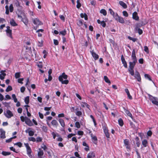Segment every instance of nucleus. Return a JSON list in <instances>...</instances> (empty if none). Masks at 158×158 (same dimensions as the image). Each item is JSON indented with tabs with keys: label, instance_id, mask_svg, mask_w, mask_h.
I'll return each mask as SVG.
<instances>
[{
	"label": "nucleus",
	"instance_id": "c9c22d12",
	"mask_svg": "<svg viewBox=\"0 0 158 158\" xmlns=\"http://www.w3.org/2000/svg\"><path fill=\"white\" fill-rule=\"evenodd\" d=\"M25 102L26 104H27L29 103V96H27L25 98Z\"/></svg>",
	"mask_w": 158,
	"mask_h": 158
},
{
	"label": "nucleus",
	"instance_id": "680f3d73",
	"mask_svg": "<svg viewBox=\"0 0 158 158\" xmlns=\"http://www.w3.org/2000/svg\"><path fill=\"white\" fill-rule=\"evenodd\" d=\"M109 11H110V13L112 15H114V12L110 8L109 10Z\"/></svg>",
	"mask_w": 158,
	"mask_h": 158
},
{
	"label": "nucleus",
	"instance_id": "3c124183",
	"mask_svg": "<svg viewBox=\"0 0 158 158\" xmlns=\"http://www.w3.org/2000/svg\"><path fill=\"white\" fill-rule=\"evenodd\" d=\"M90 135L91 137H92V139L94 140V141H96L97 140V138L96 136H93V134L92 133H91L90 134Z\"/></svg>",
	"mask_w": 158,
	"mask_h": 158
},
{
	"label": "nucleus",
	"instance_id": "7c9ffc66",
	"mask_svg": "<svg viewBox=\"0 0 158 158\" xmlns=\"http://www.w3.org/2000/svg\"><path fill=\"white\" fill-rule=\"evenodd\" d=\"M133 68H129L128 69V71L130 73V74L132 76L134 75V71L133 70Z\"/></svg>",
	"mask_w": 158,
	"mask_h": 158
},
{
	"label": "nucleus",
	"instance_id": "393cba45",
	"mask_svg": "<svg viewBox=\"0 0 158 158\" xmlns=\"http://www.w3.org/2000/svg\"><path fill=\"white\" fill-rule=\"evenodd\" d=\"M125 92L127 93L129 98L130 99H132V97L130 94L128 89H125Z\"/></svg>",
	"mask_w": 158,
	"mask_h": 158
},
{
	"label": "nucleus",
	"instance_id": "6e6552de",
	"mask_svg": "<svg viewBox=\"0 0 158 158\" xmlns=\"http://www.w3.org/2000/svg\"><path fill=\"white\" fill-rule=\"evenodd\" d=\"M32 21L33 23L35 25L39 26L42 24V23L37 18L32 19Z\"/></svg>",
	"mask_w": 158,
	"mask_h": 158
},
{
	"label": "nucleus",
	"instance_id": "f704fd0d",
	"mask_svg": "<svg viewBox=\"0 0 158 158\" xmlns=\"http://www.w3.org/2000/svg\"><path fill=\"white\" fill-rule=\"evenodd\" d=\"M118 122L119 125L121 126H122L123 125V122L122 119L120 118L118 120Z\"/></svg>",
	"mask_w": 158,
	"mask_h": 158
},
{
	"label": "nucleus",
	"instance_id": "5701e85b",
	"mask_svg": "<svg viewBox=\"0 0 158 158\" xmlns=\"http://www.w3.org/2000/svg\"><path fill=\"white\" fill-rule=\"evenodd\" d=\"M81 106L82 107H86L87 108H89V106L86 103L82 102L81 103Z\"/></svg>",
	"mask_w": 158,
	"mask_h": 158
},
{
	"label": "nucleus",
	"instance_id": "473e14b6",
	"mask_svg": "<svg viewBox=\"0 0 158 158\" xmlns=\"http://www.w3.org/2000/svg\"><path fill=\"white\" fill-rule=\"evenodd\" d=\"M104 79L105 82L107 83L110 84V81L109 79L106 76H104Z\"/></svg>",
	"mask_w": 158,
	"mask_h": 158
},
{
	"label": "nucleus",
	"instance_id": "a878e982",
	"mask_svg": "<svg viewBox=\"0 0 158 158\" xmlns=\"http://www.w3.org/2000/svg\"><path fill=\"white\" fill-rule=\"evenodd\" d=\"M148 143L147 140L144 139L142 141V144L144 147H146L148 145Z\"/></svg>",
	"mask_w": 158,
	"mask_h": 158
},
{
	"label": "nucleus",
	"instance_id": "58836bf2",
	"mask_svg": "<svg viewBox=\"0 0 158 158\" xmlns=\"http://www.w3.org/2000/svg\"><path fill=\"white\" fill-rule=\"evenodd\" d=\"M12 87L10 85H9L7 88L6 89V92H9L10 91L12 90Z\"/></svg>",
	"mask_w": 158,
	"mask_h": 158
},
{
	"label": "nucleus",
	"instance_id": "f257e3e1",
	"mask_svg": "<svg viewBox=\"0 0 158 158\" xmlns=\"http://www.w3.org/2000/svg\"><path fill=\"white\" fill-rule=\"evenodd\" d=\"M68 78V76L63 73L59 77V81L62 84H67L69 82L68 80H66Z\"/></svg>",
	"mask_w": 158,
	"mask_h": 158
},
{
	"label": "nucleus",
	"instance_id": "de8ad7c7",
	"mask_svg": "<svg viewBox=\"0 0 158 158\" xmlns=\"http://www.w3.org/2000/svg\"><path fill=\"white\" fill-rule=\"evenodd\" d=\"M20 73L18 72L15 74V77L16 78H18L20 77Z\"/></svg>",
	"mask_w": 158,
	"mask_h": 158
},
{
	"label": "nucleus",
	"instance_id": "9b49d317",
	"mask_svg": "<svg viewBox=\"0 0 158 158\" xmlns=\"http://www.w3.org/2000/svg\"><path fill=\"white\" fill-rule=\"evenodd\" d=\"M134 77L139 82L141 81V78L140 76V75L138 72L136 71L135 72V73L134 75Z\"/></svg>",
	"mask_w": 158,
	"mask_h": 158
},
{
	"label": "nucleus",
	"instance_id": "f3484780",
	"mask_svg": "<svg viewBox=\"0 0 158 158\" xmlns=\"http://www.w3.org/2000/svg\"><path fill=\"white\" fill-rule=\"evenodd\" d=\"M44 152L43 150L40 149L38 153V158H42V156L44 155Z\"/></svg>",
	"mask_w": 158,
	"mask_h": 158
},
{
	"label": "nucleus",
	"instance_id": "a19ab883",
	"mask_svg": "<svg viewBox=\"0 0 158 158\" xmlns=\"http://www.w3.org/2000/svg\"><path fill=\"white\" fill-rule=\"evenodd\" d=\"M128 38L129 40H132L133 42H135L137 40L136 38H132L130 36H128Z\"/></svg>",
	"mask_w": 158,
	"mask_h": 158
},
{
	"label": "nucleus",
	"instance_id": "bb28decb",
	"mask_svg": "<svg viewBox=\"0 0 158 158\" xmlns=\"http://www.w3.org/2000/svg\"><path fill=\"white\" fill-rule=\"evenodd\" d=\"M136 63L134 62H129V68H134V67Z\"/></svg>",
	"mask_w": 158,
	"mask_h": 158
},
{
	"label": "nucleus",
	"instance_id": "c03bdc74",
	"mask_svg": "<svg viewBox=\"0 0 158 158\" xmlns=\"http://www.w3.org/2000/svg\"><path fill=\"white\" fill-rule=\"evenodd\" d=\"M104 132H105V135H106V137L108 138H109L110 137V135H109V133L108 132V131L106 130H104Z\"/></svg>",
	"mask_w": 158,
	"mask_h": 158
},
{
	"label": "nucleus",
	"instance_id": "69168bd1",
	"mask_svg": "<svg viewBox=\"0 0 158 158\" xmlns=\"http://www.w3.org/2000/svg\"><path fill=\"white\" fill-rule=\"evenodd\" d=\"M25 88L23 86L22 87L20 88V91L22 93H23L25 91Z\"/></svg>",
	"mask_w": 158,
	"mask_h": 158
},
{
	"label": "nucleus",
	"instance_id": "dca6fc26",
	"mask_svg": "<svg viewBox=\"0 0 158 158\" xmlns=\"http://www.w3.org/2000/svg\"><path fill=\"white\" fill-rule=\"evenodd\" d=\"M5 71V70H2L1 71V74H0V79L2 80H3L4 79L6 75V74L4 73V72Z\"/></svg>",
	"mask_w": 158,
	"mask_h": 158
},
{
	"label": "nucleus",
	"instance_id": "ea45409f",
	"mask_svg": "<svg viewBox=\"0 0 158 158\" xmlns=\"http://www.w3.org/2000/svg\"><path fill=\"white\" fill-rule=\"evenodd\" d=\"M144 77L145 78L148 79L150 81H152L151 78L149 75L148 74H145Z\"/></svg>",
	"mask_w": 158,
	"mask_h": 158
},
{
	"label": "nucleus",
	"instance_id": "423d86ee",
	"mask_svg": "<svg viewBox=\"0 0 158 158\" xmlns=\"http://www.w3.org/2000/svg\"><path fill=\"white\" fill-rule=\"evenodd\" d=\"M5 116L8 118H10L11 117L13 116V114L12 112L9 110H8L6 111V113L4 114Z\"/></svg>",
	"mask_w": 158,
	"mask_h": 158
},
{
	"label": "nucleus",
	"instance_id": "774afa93",
	"mask_svg": "<svg viewBox=\"0 0 158 158\" xmlns=\"http://www.w3.org/2000/svg\"><path fill=\"white\" fill-rule=\"evenodd\" d=\"M39 117L41 119H43L44 118V115L42 113L39 112Z\"/></svg>",
	"mask_w": 158,
	"mask_h": 158
},
{
	"label": "nucleus",
	"instance_id": "4c0bfd02",
	"mask_svg": "<svg viewBox=\"0 0 158 158\" xmlns=\"http://www.w3.org/2000/svg\"><path fill=\"white\" fill-rule=\"evenodd\" d=\"M22 21L25 25H27L28 23V20L27 18H25L24 19H22Z\"/></svg>",
	"mask_w": 158,
	"mask_h": 158
},
{
	"label": "nucleus",
	"instance_id": "e433bc0d",
	"mask_svg": "<svg viewBox=\"0 0 158 158\" xmlns=\"http://www.w3.org/2000/svg\"><path fill=\"white\" fill-rule=\"evenodd\" d=\"M2 154L4 156H6L10 155L11 153L9 152L3 151L2 152Z\"/></svg>",
	"mask_w": 158,
	"mask_h": 158
},
{
	"label": "nucleus",
	"instance_id": "2eb2a0df",
	"mask_svg": "<svg viewBox=\"0 0 158 158\" xmlns=\"http://www.w3.org/2000/svg\"><path fill=\"white\" fill-rule=\"evenodd\" d=\"M95 157V153L93 152H91L88 154L87 158H94Z\"/></svg>",
	"mask_w": 158,
	"mask_h": 158
},
{
	"label": "nucleus",
	"instance_id": "864d4df0",
	"mask_svg": "<svg viewBox=\"0 0 158 158\" xmlns=\"http://www.w3.org/2000/svg\"><path fill=\"white\" fill-rule=\"evenodd\" d=\"M28 140L29 141H32L33 142H35L36 141L35 139L33 137L29 138Z\"/></svg>",
	"mask_w": 158,
	"mask_h": 158
},
{
	"label": "nucleus",
	"instance_id": "e2e57ef3",
	"mask_svg": "<svg viewBox=\"0 0 158 158\" xmlns=\"http://www.w3.org/2000/svg\"><path fill=\"white\" fill-rule=\"evenodd\" d=\"M53 42L54 44H55V45H57L58 44L59 42L58 41V40H53Z\"/></svg>",
	"mask_w": 158,
	"mask_h": 158
},
{
	"label": "nucleus",
	"instance_id": "9d476101",
	"mask_svg": "<svg viewBox=\"0 0 158 158\" xmlns=\"http://www.w3.org/2000/svg\"><path fill=\"white\" fill-rule=\"evenodd\" d=\"M0 137L2 139L6 138L5 131L2 128L0 129Z\"/></svg>",
	"mask_w": 158,
	"mask_h": 158
},
{
	"label": "nucleus",
	"instance_id": "603ef678",
	"mask_svg": "<svg viewBox=\"0 0 158 158\" xmlns=\"http://www.w3.org/2000/svg\"><path fill=\"white\" fill-rule=\"evenodd\" d=\"M42 129L45 132H46L48 130L47 127L44 126H43L41 127Z\"/></svg>",
	"mask_w": 158,
	"mask_h": 158
},
{
	"label": "nucleus",
	"instance_id": "20e7f679",
	"mask_svg": "<svg viewBox=\"0 0 158 158\" xmlns=\"http://www.w3.org/2000/svg\"><path fill=\"white\" fill-rule=\"evenodd\" d=\"M24 144L26 148L27 154L29 157H30V156H31V148L28 143H24Z\"/></svg>",
	"mask_w": 158,
	"mask_h": 158
},
{
	"label": "nucleus",
	"instance_id": "c756f323",
	"mask_svg": "<svg viewBox=\"0 0 158 158\" xmlns=\"http://www.w3.org/2000/svg\"><path fill=\"white\" fill-rule=\"evenodd\" d=\"M81 17L82 18H84L85 20H87L88 19L87 16L85 13L83 14L81 13Z\"/></svg>",
	"mask_w": 158,
	"mask_h": 158
},
{
	"label": "nucleus",
	"instance_id": "bf43d9fd",
	"mask_svg": "<svg viewBox=\"0 0 158 158\" xmlns=\"http://www.w3.org/2000/svg\"><path fill=\"white\" fill-rule=\"evenodd\" d=\"M15 145H16L18 146L19 147H21L22 146V143L20 142H17L15 144Z\"/></svg>",
	"mask_w": 158,
	"mask_h": 158
},
{
	"label": "nucleus",
	"instance_id": "5fc2aeb1",
	"mask_svg": "<svg viewBox=\"0 0 158 158\" xmlns=\"http://www.w3.org/2000/svg\"><path fill=\"white\" fill-rule=\"evenodd\" d=\"M124 143L125 146L129 145V141L127 139H125L124 140Z\"/></svg>",
	"mask_w": 158,
	"mask_h": 158
},
{
	"label": "nucleus",
	"instance_id": "412c9836",
	"mask_svg": "<svg viewBox=\"0 0 158 158\" xmlns=\"http://www.w3.org/2000/svg\"><path fill=\"white\" fill-rule=\"evenodd\" d=\"M10 23L11 25L13 26H17V24L15 23L13 19H12L10 21Z\"/></svg>",
	"mask_w": 158,
	"mask_h": 158
},
{
	"label": "nucleus",
	"instance_id": "aec40b11",
	"mask_svg": "<svg viewBox=\"0 0 158 158\" xmlns=\"http://www.w3.org/2000/svg\"><path fill=\"white\" fill-rule=\"evenodd\" d=\"M58 121L61 126L63 127H64L65 125L64 121L63 119L61 118L59 119Z\"/></svg>",
	"mask_w": 158,
	"mask_h": 158
},
{
	"label": "nucleus",
	"instance_id": "13d9d810",
	"mask_svg": "<svg viewBox=\"0 0 158 158\" xmlns=\"http://www.w3.org/2000/svg\"><path fill=\"white\" fill-rule=\"evenodd\" d=\"M38 45L39 47L42 46L43 45V41L41 40L40 41H39Z\"/></svg>",
	"mask_w": 158,
	"mask_h": 158
},
{
	"label": "nucleus",
	"instance_id": "49530a36",
	"mask_svg": "<svg viewBox=\"0 0 158 158\" xmlns=\"http://www.w3.org/2000/svg\"><path fill=\"white\" fill-rule=\"evenodd\" d=\"M66 34V31L65 30L61 31L60 32V34L62 35H65Z\"/></svg>",
	"mask_w": 158,
	"mask_h": 158
},
{
	"label": "nucleus",
	"instance_id": "4d7b16f0",
	"mask_svg": "<svg viewBox=\"0 0 158 158\" xmlns=\"http://www.w3.org/2000/svg\"><path fill=\"white\" fill-rule=\"evenodd\" d=\"M42 139L40 137H38L36 138V141L37 142H41Z\"/></svg>",
	"mask_w": 158,
	"mask_h": 158
},
{
	"label": "nucleus",
	"instance_id": "a18cd8bd",
	"mask_svg": "<svg viewBox=\"0 0 158 158\" xmlns=\"http://www.w3.org/2000/svg\"><path fill=\"white\" fill-rule=\"evenodd\" d=\"M29 135L30 136H32L34 135V132L33 131L31 130H30L28 132Z\"/></svg>",
	"mask_w": 158,
	"mask_h": 158
},
{
	"label": "nucleus",
	"instance_id": "6ab92c4d",
	"mask_svg": "<svg viewBox=\"0 0 158 158\" xmlns=\"http://www.w3.org/2000/svg\"><path fill=\"white\" fill-rule=\"evenodd\" d=\"M97 22L98 23L100 24L102 27H105L106 26V24L104 21H101L99 19L97 20Z\"/></svg>",
	"mask_w": 158,
	"mask_h": 158
},
{
	"label": "nucleus",
	"instance_id": "09e8293b",
	"mask_svg": "<svg viewBox=\"0 0 158 158\" xmlns=\"http://www.w3.org/2000/svg\"><path fill=\"white\" fill-rule=\"evenodd\" d=\"M9 9L10 12H12L14 10V8L12 4H11L9 6Z\"/></svg>",
	"mask_w": 158,
	"mask_h": 158
},
{
	"label": "nucleus",
	"instance_id": "37998d69",
	"mask_svg": "<svg viewBox=\"0 0 158 158\" xmlns=\"http://www.w3.org/2000/svg\"><path fill=\"white\" fill-rule=\"evenodd\" d=\"M77 8H79L81 6V4L79 0H77Z\"/></svg>",
	"mask_w": 158,
	"mask_h": 158
},
{
	"label": "nucleus",
	"instance_id": "4be33fe9",
	"mask_svg": "<svg viewBox=\"0 0 158 158\" xmlns=\"http://www.w3.org/2000/svg\"><path fill=\"white\" fill-rule=\"evenodd\" d=\"M51 123L52 125L56 127H57L58 125V123L57 121L55 119L52 120Z\"/></svg>",
	"mask_w": 158,
	"mask_h": 158
},
{
	"label": "nucleus",
	"instance_id": "ddd939ff",
	"mask_svg": "<svg viewBox=\"0 0 158 158\" xmlns=\"http://www.w3.org/2000/svg\"><path fill=\"white\" fill-rule=\"evenodd\" d=\"M132 18L136 21H138L139 20V17L136 12L135 11L133 13Z\"/></svg>",
	"mask_w": 158,
	"mask_h": 158
},
{
	"label": "nucleus",
	"instance_id": "f8f14e48",
	"mask_svg": "<svg viewBox=\"0 0 158 158\" xmlns=\"http://www.w3.org/2000/svg\"><path fill=\"white\" fill-rule=\"evenodd\" d=\"M90 52L95 60H96L98 59V55L94 52L93 50L90 51Z\"/></svg>",
	"mask_w": 158,
	"mask_h": 158
},
{
	"label": "nucleus",
	"instance_id": "0e129e2a",
	"mask_svg": "<svg viewBox=\"0 0 158 158\" xmlns=\"http://www.w3.org/2000/svg\"><path fill=\"white\" fill-rule=\"evenodd\" d=\"M23 80V78H19L18 79V82L19 83H21V84H23V82H22V81Z\"/></svg>",
	"mask_w": 158,
	"mask_h": 158
},
{
	"label": "nucleus",
	"instance_id": "f03ea898",
	"mask_svg": "<svg viewBox=\"0 0 158 158\" xmlns=\"http://www.w3.org/2000/svg\"><path fill=\"white\" fill-rule=\"evenodd\" d=\"M149 99L152 103L158 106V100L156 97H153L152 95H149Z\"/></svg>",
	"mask_w": 158,
	"mask_h": 158
},
{
	"label": "nucleus",
	"instance_id": "2f4dec72",
	"mask_svg": "<svg viewBox=\"0 0 158 158\" xmlns=\"http://www.w3.org/2000/svg\"><path fill=\"white\" fill-rule=\"evenodd\" d=\"M125 112L127 115L131 118H132V115L130 112L127 110H125Z\"/></svg>",
	"mask_w": 158,
	"mask_h": 158
},
{
	"label": "nucleus",
	"instance_id": "7ed1b4c3",
	"mask_svg": "<svg viewBox=\"0 0 158 158\" xmlns=\"http://www.w3.org/2000/svg\"><path fill=\"white\" fill-rule=\"evenodd\" d=\"M114 16L115 20L118 21L119 23H124V20L123 18L119 16L117 14H116Z\"/></svg>",
	"mask_w": 158,
	"mask_h": 158
},
{
	"label": "nucleus",
	"instance_id": "4468645a",
	"mask_svg": "<svg viewBox=\"0 0 158 158\" xmlns=\"http://www.w3.org/2000/svg\"><path fill=\"white\" fill-rule=\"evenodd\" d=\"M121 60L125 68H127V64L126 61L125 60L123 56V55L121 56Z\"/></svg>",
	"mask_w": 158,
	"mask_h": 158
},
{
	"label": "nucleus",
	"instance_id": "0eeeda50",
	"mask_svg": "<svg viewBox=\"0 0 158 158\" xmlns=\"http://www.w3.org/2000/svg\"><path fill=\"white\" fill-rule=\"evenodd\" d=\"M7 29L6 30V32L7 35L12 38V31L10 29V27L9 26H7L6 27Z\"/></svg>",
	"mask_w": 158,
	"mask_h": 158
},
{
	"label": "nucleus",
	"instance_id": "a211bd4d",
	"mask_svg": "<svg viewBox=\"0 0 158 158\" xmlns=\"http://www.w3.org/2000/svg\"><path fill=\"white\" fill-rule=\"evenodd\" d=\"M139 24H137L135 28V30L138 31V33L139 35H141L143 33V31L141 29L138 28Z\"/></svg>",
	"mask_w": 158,
	"mask_h": 158
},
{
	"label": "nucleus",
	"instance_id": "1a4fd4ad",
	"mask_svg": "<svg viewBox=\"0 0 158 158\" xmlns=\"http://www.w3.org/2000/svg\"><path fill=\"white\" fill-rule=\"evenodd\" d=\"M26 121L25 123L29 126H32L33 125V124L30 119L27 117H25Z\"/></svg>",
	"mask_w": 158,
	"mask_h": 158
},
{
	"label": "nucleus",
	"instance_id": "39448f33",
	"mask_svg": "<svg viewBox=\"0 0 158 158\" xmlns=\"http://www.w3.org/2000/svg\"><path fill=\"white\" fill-rule=\"evenodd\" d=\"M131 57V60L133 61L132 62L136 63L137 62V60L135 55V49H133L132 51Z\"/></svg>",
	"mask_w": 158,
	"mask_h": 158
},
{
	"label": "nucleus",
	"instance_id": "052dcab7",
	"mask_svg": "<svg viewBox=\"0 0 158 158\" xmlns=\"http://www.w3.org/2000/svg\"><path fill=\"white\" fill-rule=\"evenodd\" d=\"M20 119L22 122H23L25 121V122L26 119L25 118V117H24L23 116H21L20 117Z\"/></svg>",
	"mask_w": 158,
	"mask_h": 158
},
{
	"label": "nucleus",
	"instance_id": "79ce46f5",
	"mask_svg": "<svg viewBox=\"0 0 158 158\" xmlns=\"http://www.w3.org/2000/svg\"><path fill=\"white\" fill-rule=\"evenodd\" d=\"M75 114L76 115L78 116H81L82 114V112L80 111H76Z\"/></svg>",
	"mask_w": 158,
	"mask_h": 158
},
{
	"label": "nucleus",
	"instance_id": "72a5a7b5",
	"mask_svg": "<svg viewBox=\"0 0 158 158\" xmlns=\"http://www.w3.org/2000/svg\"><path fill=\"white\" fill-rule=\"evenodd\" d=\"M135 140L136 141V144L137 146L138 147H139L140 145V142L139 141V139L138 137H137L135 138Z\"/></svg>",
	"mask_w": 158,
	"mask_h": 158
},
{
	"label": "nucleus",
	"instance_id": "338daca9",
	"mask_svg": "<svg viewBox=\"0 0 158 158\" xmlns=\"http://www.w3.org/2000/svg\"><path fill=\"white\" fill-rule=\"evenodd\" d=\"M144 50L146 52L148 53L149 52L148 48V47L146 46L144 47Z\"/></svg>",
	"mask_w": 158,
	"mask_h": 158
},
{
	"label": "nucleus",
	"instance_id": "6e6d98bb",
	"mask_svg": "<svg viewBox=\"0 0 158 158\" xmlns=\"http://www.w3.org/2000/svg\"><path fill=\"white\" fill-rule=\"evenodd\" d=\"M123 15L126 17H127L128 15L127 12L126 11H124L123 12Z\"/></svg>",
	"mask_w": 158,
	"mask_h": 158
},
{
	"label": "nucleus",
	"instance_id": "cd10ccee",
	"mask_svg": "<svg viewBox=\"0 0 158 158\" xmlns=\"http://www.w3.org/2000/svg\"><path fill=\"white\" fill-rule=\"evenodd\" d=\"M83 20L82 19L79 20L77 22V24L79 26H81L83 25Z\"/></svg>",
	"mask_w": 158,
	"mask_h": 158
},
{
	"label": "nucleus",
	"instance_id": "c85d7f7f",
	"mask_svg": "<svg viewBox=\"0 0 158 158\" xmlns=\"http://www.w3.org/2000/svg\"><path fill=\"white\" fill-rule=\"evenodd\" d=\"M100 12L102 14L106 16L107 15V12L106 10L104 9H101L100 11Z\"/></svg>",
	"mask_w": 158,
	"mask_h": 158
},
{
	"label": "nucleus",
	"instance_id": "b1692460",
	"mask_svg": "<svg viewBox=\"0 0 158 158\" xmlns=\"http://www.w3.org/2000/svg\"><path fill=\"white\" fill-rule=\"evenodd\" d=\"M119 4L122 6L123 8H127V5L123 1H120L119 2Z\"/></svg>",
	"mask_w": 158,
	"mask_h": 158
},
{
	"label": "nucleus",
	"instance_id": "8fccbe9b",
	"mask_svg": "<svg viewBox=\"0 0 158 158\" xmlns=\"http://www.w3.org/2000/svg\"><path fill=\"white\" fill-rule=\"evenodd\" d=\"M75 127L77 128H80V125L78 122H76L75 123Z\"/></svg>",
	"mask_w": 158,
	"mask_h": 158
}]
</instances>
